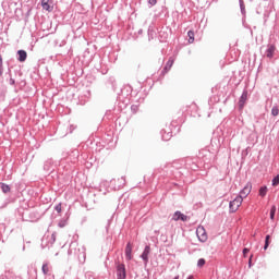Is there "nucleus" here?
Segmentation results:
<instances>
[{"instance_id": "nucleus-1", "label": "nucleus", "mask_w": 279, "mask_h": 279, "mask_svg": "<svg viewBox=\"0 0 279 279\" xmlns=\"http://www.w3.org/2000/svg\"><path fill=\"white\" fill-rule=\"evenodd\" d=\"M243 204V198L241 196H236L233 201L230 202L229 207L231 213H236L241 205Z\"/></svg>"}, {"instance_id": "nucleus-2", "label": "nucleus", "mask_w": 279, "mask_h": 279, "mask_svg": "<svg viewBox=\"0 0 279 279\" xmlns=\"http://www.w3.org/2000/svg\"><path fill=\"white\" fill-rule=\"evenodd\" d=\"M196 235L201 243H206V241H208V233H206V229H204V227H198L196 229Z\"/></svg>"}, {"instance_id": "nucleus-3", "label": "nucleus", "mask_w": 279, "mask_h": 279, "mask_svg": "<svg viewBox=\"0 0 279 279\" xmlns=\"http://www.w3.org/2000/svg\"><path fill=\"white\" fill-rule=\"evenodd\" d=\"M172 221H189V216L182 214L181 211H175L172 216Z\"/></svg>"}, {"instance_id": "nucleus-4", "label": "nucleus", "mask_w": 279, "mask_h": 279, "mask_svg": "<svg viewBox=\"0 0 279 279\" xmlns=\"http://www.w3.org/2000/svg\"><path fill=\"white\" fill-rule=\"evenodd\" d=\"M275 53H276V46L274 44H269L265 51L266 58H269L271 60V58H274Z\"/></svg>"}, {"instance_id": "nucleus-5", "label": "nucleus", "mask_w": 279, "mask_h": 279, "mask_svg": "<svg viewBox=\"0 0 279 279\" xmlns=\"http://www.w3.org/2000/svg\"><path fill=\"white\" fill-rule=\"evenodd\" d=\"M250 193H252V183H247L243 190L240 192L239 197H242V199H244L245 197H247V195H250Z\"/></svg>"}, {"instance_id": "nucleus-6", "label": "nucleus", "mask_w": 279, "mask_h": 279, "mask_svg": "<svg viewBox=\"0 0 279 279\" xmlns=\"http://www.w3.org/2000/svg\"><path fill=\"white\" fill-rule=\"evenodd\" d=\"M247 101V89H244L240 100H239V108L240 110H243V108L245 107V102Z\"/></svg>"}, {"instance_id": "nucleus-7", "label": "nucleus", "mask_w": 279, "mask_h": 279, "mask_svg": "<svg viewBox=\"0 0 279 279\" xmlns=\"http://www.w3.org/2000/svg\"><path fill=\"white\" fill-rule=\"evenodd\" d=\"M51 3H53L51 0H41V7L47 12H53V5Z\"/></svg>"}, {"instance_id": "nucleus-8", "label": "nucleus", "mask_w": 279, "mask_h": 279, "mask_svg": "<svg viewBox=\"0 0 279 279\" xmlns=\"http://www.w3.org/2000/svg\"><path fill=\"white\" fill-rule=\"evenodd\" d=\"M171 66H173V59L168 60L163 70L161 71V75H165V74L169 73V71H171Z\"/></svg>"}, {"instance_id": "nucleus-9", "label": "nucleus", "mask_w": 279, "mask_h": 279, "mask_svg": "<svg viewBox=\"0 0 279 279\" xmlns=\"http://www.w3.org/2000/svg\"><path fill=\"white\" fill-rule=\"evenodd\" d=\"M25 60H27V51L19 50L17 51V61L19 62H25Z\"/></svg>"}, {"instance_id": "nucleus-10", "label": "nucleus", "mask_w": 279, "mask_h": 279, "mask_svg": "<svg viewBox=\"0 0 279 279\" xmlns=\"http://www.w3.org/2000/svg\"><path fill=\"white\" fill-rule=\"evenodd\" d=\"M118 276L120 279H125V265L120 264L118 266Z\"/></svg>"}, {"instance_id": "nucleus-11", "label": "nucleus", "mask_w": 279, "mask_h": 279, "mask_svg": "<svg viewBox=\"0 0 279 279\" xmlns=\"http://www.w3.org/2000/svg\"><path fill=\"white\" fill-rule=\"evenodd\" d=\"M126 260H132V244L128 243L125 247Z\"/></svg>"}, {"instance_id": "nucleus-12", "label": "nucleus", "mask_w": 279, "mask_h": 279, "mask_svg": "<svg viewBox=\"0 0 279 279\" xmlns=\"http://www.w3.org/2000/svg\"><path fill=\"white\" fill-rule=\"evenodd\" d=\"M142 258L143 260H145V263H147L149 260V246H146L143 254H142Z\"/></svg>"}, {"instance_id": "nucleus-13", "label": "nucleus", "mask_w": 279, "mask_h": 279, "mask_svg": "<svg viewBox=\"0 0 279 279\" xmlns=\"http://www.w3.org/2000/svg\"><path fill=\"white\" fill-rule=\"evenodd\" d=\"M189 43H195V33L193 31L187 32Z\"/></svg>"}, {"instance_id": "nucleus-14", "label": "nucleus", "mask_w": 279, "mask_h": 279, "mask_svg": "<svg viewBox=\"0 0 279 279\" xmlns=\"http://www.w3.org/2000/svg\"><path fill=\"white\" fill-rule=\"evenodd\" d=\"M267 191H268L267 186H262L259 189V196L265 197V195H267Z\"/></svg>"}, {"instance_id": "nucleus-15", "label": "nucleus", "mask_w": 279, "mask_h": 279, "mask_svg": "<svg viewBox=\"0 0 279 279\" xmlns=\"http://www.w3.org/2000/svg\"><path fill=\"white\" fill-rule=\"evenodd\" d=\"M279 114V109H278V105H275L271 109V116L272 117H278Z\"/></svg>"}, {"instance_id": "nucleus-16", "label": "nucleus", "mask_w": 279, "mask_h": 279, "mask_svg": "<svg viewBox=\"0 0 279 279\" xmlns=\"http://www.w3.org/2000/svg\"><path fill=\"white\" fill-rule=\"evenodd\" d=\"M240 3V10L243 15H245V2L243 0H239Z\"/></svg>"}, {"instance_id": "nucleus-17", "label": "nucleus", "mask_w": 279, "mask_h": 279, "mask_svg": "<svg viewBox=\"0 0 279 279\" xmlns=\"http://www.w3.org/2000/svg\"><path fill=\"white\" fill-rule=\"evenodd\" d=\"M1 190L4 192V193H10V185L5 184V183H2L1 184Z\"/></svg>"}, {"instance_id": "nucleus-18", "label": "nucleus", "mask_w": 279, "mask_h": 279, "mask_svg": "<svg viewBox=\"0 0 279 279\" xmlns=\"http://www.w3.org/2000/svg\"><path fill=\"white\" fill-rule=\"evenodd\" d=\"M3 75V57L0 54V77Z\"/></svg>"}, {"instance_id": "nucleus-19", "label": "nucleus", "mask_w": 279, "mask_h": 279, "mask_svg": "<svg viewBox=\"0 0 279 279\" xmlns=\"http://www.w3.org/2000/svg\"><path fill=\"white\" fill-rule=\"evenodd\" d=\"M274 217H276V206L275 205L270 209V219L274 220Z\"/></svg>"}, {"instance_id": "nucleus-20", "label": "nucleus", "mask_w": 279, "mask_h": 279, "mask_svg": "<svg viewBox=\"0 0 279 279\" xmlns=\"http://www.w3.org/2000/svg\"><path fill=\"white\" fill-rule=\"evenodd\" d=\"M269 239H271V235H266L264 250H267V247H269Z\"/></svg>"}, {"instance_id": "nucleus-21", "label": "nucleus", "mask_w": 279, "mask_h": 279, "mask_svg": "<svg viewBox=\"0 0 279 279\" xmlns=\"http://www.w3.org/2000/svg\"><path fill=\"white\" fill-rule=\"evenodd\" d=\"M204 265H206V259L204 258L198 259L197 267H204Z\"/></svg>"}, {"instance_id": "nucleus-22", "label": "nucleus", "mask_w": 279, "mask_h": 279, "mask_svg": "<svg viewBox=\"0 0 279 279\" xmlns=\"http://www.w3.org/2000/svg\"><path fill=\"white\" fill-rule=\"evenodd\" d=\"M41 269L45 275L49 274V265L44 264Z\"/></svg>"}, {"instance_id": "nucleus-23", "label": "nucleus", "mask_w": 279, "mask_h": 279, "mask_svg": "<svg viewBox=\"0 0 279 279\" xmlns=\"http://www.w3.org/2000/svg\"><path fill=\"white\" fill-rule=\"evenodd\" d=\"M279 185V175H277L274 180H272V186H278Z\"/></svg>"}, {"instance_id": "nucleus-24", "label": "nucleus", "mask_w": 279, "mask_h": 279, "mask_svg": "<svg viewBox=\"0 0 279 279\" xmlns=\"http://www.w3.org/2000/svg\"><path fill=\"white\" fill-rule=\"evenodd\" d=\"M131 110H132V112L136 113L138 111V106L132 105Z\"/></svg>"}, {"instance_id": "nucleus-25", "label": "nucleus", "mask_w": 279, "mask_h": 279, "mask_svg": "<svg viewBox=\"0 0 279 279\" xmlns=\"http://www.w3.org/2000/svg\"><path fill=\"white\" fill-rule=\"evenodd\" d=\"M54 209L57 210V213H62V204H58Z\"/></svg>"}, {"instance_id": "nucleus-26", "label": "nucleus", "mask_w": 279, "mask_h": 279, "mask_svg": "<svg viewBox=\"0 0 279 279\" xmlns=\"http://www.w3.org/2000/svg\"><path fill=\"white\" fill-rule=\"evenodd\" d=\"M247 254H250V248H244V250H243V256H244V258L247 257Z\"/></svg>"}, {"instance_id": "nucleus-27", "label": "nucleus", "mask_w": 279, "mask_h": 279, "mask_svg": "<svg viewBox=\"0 0 279 279\" xmlns=\"http://www.w3.org/2000/svg\"><path fill=\"white\" fill-rule=\"evenodd\" d=\"M149 5L154 7L158 3V0H148Z\"/></svg>"}, {"instance_id": "nucleus-28", "label": "nucleus", "mask_w": 279, "mask_h": 279, "mask_svg": "<svg viewBox=\"0 0 279 279\" xmlns=\"http://www.w3.org/2000/svg\"><path fill=\"white\" fill-rule=\"evenodd\" d=\"M9 84H10L11 86H14V84H16V81H14V78H10V80H9Z\"/></svg>"}, {"instance_id": "nucleus-29", "label": "nucleus", "mask_w": 279, "mask_h": 279, "mask_svg": "<svg viewBox=\"0 0 279 279\" xmlns=\"http://www.w3.org/2000/svg\"><path fill=\"white\" fill-rule=\"evenodd\" d=\"M252 258H254V255H251V256H250V259H248V267H252Z\"/></svg>"}, {"instance_id": "nucleus-30", "label": "nucleus", "mask_w": 279, "mask_h": 279, "mask_svg": "<svg viewBox=\"0 0 279 279\" xmlns=\"http://www.w3.org/2000/svg\"><path fill=\"white\" fill-rule=\"evenodd\" d=\"M123 180V182L125 181V179H122ZM123 186H125V182L124 183H122V189H123Z\"/></svg>"}, {"instance_id": "nucleus-31", "label": "nucleus", "mask_w": 279, "mask_h": 279, "mask_svg": "<svg viewBox=\"0 0 279 279\" xmlns=\"http://www.w3.org/2000/svg\"><path fill=\"white\" fill-rule=\"evenodd\" d=\"M138 34H143V29H140V31H138Z\"/></svg>"}, {"instance_id": "nucleus-32", "label": "nucleus", "mask_w": 279, "mask_h": 279, "mask_svg": "<svg viewBox=\"0 0 279 279\" xmlns=\"http://www.w3.org/2000/svg\"><path fill=\"white\" fill-rule=\"evenodd\" d=\"M187 279H194L193 276H190Z\"/></svg>"}]
</instances>
